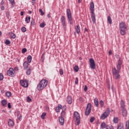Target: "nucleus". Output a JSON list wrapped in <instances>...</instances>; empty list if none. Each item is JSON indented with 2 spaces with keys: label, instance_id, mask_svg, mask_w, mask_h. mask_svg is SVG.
<instances>
[{
  "label": "nucleus",
  "instance_id": "obj_1",
  "mask_svg": "<svg viewBox=\"0 0 129 129\" xmlns=\"http://www.w3.org/2000/svg\"><path fill=\"white\" fill-rule=\"evenodd\" d=\"M48 84V80L44 79V80H41L40 82L37 85V90L39 91H41V90H43L46 86H47V85Z\"/></svg>",
  "mask_w": 129,
  "mask_h": 129
},
{
  "label": "nucleus",
  "instance_id": "obj_2",
  "mask_svg": "<svg viewBox=\"0 0 129 129\" xmlns=\"http://www.w3.org/2000/svg\"><path fill=\"white\" fill-rule=\"evenodd\" d=\"M91 11V17L92 21L93 24L96 23V18H95V14H94V3L93 2H91L90 3V8Z\"/></svg>",
  "mask_w": 129,
  "mask_h": 129
},
{
  "label": "nucleus",
  "instance_id": "obj_3",
  "mask_svg": "<svg viewBox=\"0 0 129 129\" xmlns=\"http://www.w3.org/2000/svg\"><path fill=\"white\" fill-rule=\"evenodd\" d=\"M126 26H125V23L124 22H121L119 24V29H120V33L122 36H124L126 33Z\"/></svg>",
  "mask_w": 129,
  "mask_h": 129
},
{
  "label": "nucleus",
  "instance_id": "obj_4",
  "mask_svg": "<svg viewBox=\"0 0 129 129\" xmlns=\"http://www.w3.org/2000/svg\"><path fill=\"white\" fill-rule=\"evenodd\" d=\"M67 16L68 18V22L70 25H73V18L70 9H67Z\"/></svg>",
  "mask_w": 129,
  "mask_h": 129
},
{
  "label": "nucleus",
  "instance_id": "obj_5",
  "mask_svg": "<svg viewBox=\"0 0 129 129\" xmlns=\"http://www.w3.org/2000/svg\"><path fill=\"white\" fill-rule=\"evenodd\" d=\"M74 119L77 121L76 125L80 124V115L78 112L76 111L74 113Z\"/></svg>",
  "mask_w": 129,
  "mask_h": 129
},
{
  "label": "nucleus",
  "instance_id": "obj_6",
  "mask_svg": "<svg viewBox=\"0 0 129 129\" xmlns=\"http://www.w3.org/2000/svg\"><path fill=\"white\" fill-rule=\"evenodd\" d=\"M112 73L114 76L115 79H119L120 78V76L119 75V71L116 70L115 68H113L112 69Z\"/></svg>",
  "mask_w": 129,
  "mask_h": 129
},
{
  "label": "nucleus",
  "instance_id": "obj_7",
  "mask_svg": "<svg viewBox=\"0 0 129 129\" xmlns=\"http://www.w3.org/2000/svg\"><path fill=\"white\" fill-rule=\"evenodd\" d=\"M109 113H110V108H108L107 110L101 115L100 119H105L108 115H109Z\"/></svg>",
  "mask_w": 129,
  "mask_h": 129
},
{
  "label": "nucleus",
  "instance_id": "obj_8",
  "mask_svg": "<svg viewBox=\"0 0 129 129\" xmlns=\"http://www.w3.org/2000/svg\"><path fill=\"white\" fill-rule=\"evenodd\" d=\"M7 75L10 76V77H14L16 76V73H15V70L13 68H10L8 71H7Z\"/></svg>",
  "mask_w": 129,
  "mask_h": 129
},
{
  "label": "nucleus",
  "instance_id": "obj_9",
  "mask_svg": "<svg viewBox=\"0 0 129 129\" xmlns=\"http://www.w3.org/2000/svg\"><path fill=\"white\" fill-rule=\"evenodd\" d=\"M91 103H89L87 104V107L86 108L85 110V115H88L89 114H90V112H91Z\"/></svg>",
  "mask_w": 129,
  "mask_h": 129
},
{
  "label": "nucleus",
  "instance_id": "obj_10",
  "mask_svg": "<svg viewBox=\"0 0 129 129\" xmlns=\"http://www.w3.org/2000/svg\"><path fill=\"white\" fill-rule=\"evenodd\" d=\"M89 61L91 69H95V61H94V59L93 58H90Z\"/></svg>",
  "mask_w": 129,
  "mask_h": 129
},
{
  "label": "nucleus",
  "instance_id": "obj_11",
  "mask_svg": "<svg viewBox=\"0 0 129 129\" xmlns=\"http://www.w3.org/2000/svg\"><path fill=\"white\" fill-rule=\"evenodd\" d=\"M60 21H61L62 27H63V28H66V27L67 26V25H66V19L65 18V16H62L60 18Z\"/></svg>",
  "mask_w": 129,
  "mask_h": 129
},
{
  "label": "nucleus",
  "instance_id": "obj_12",
  "mask_svg": "<svg viewBox=\"0 0 129 129\" xmlns=\"http://www.w3.org/2000/svg\"><path fill=\"white\" fill-rule=\"evenodd\" d=\"M20 84L23 87L27 88L28 86V81L27 80H21Z\"/></svg>",
  "mask_w": 129,
  "mask_h": 129
},
{
  "label": "nucleus",
  "instance_id": "obj_13",
  "mask_svg": "<svg viewBox=\"0 0 129 129\" xmlns=\"http://www.w3.org/2000/svg\"><path fill=\"white\" fill-rule=\"evenodd\" d=\"M29 65H30V63L28 62V61H25L23 63V69L24 70H27L29 68Z\"/></svg>",
  "mask_w": 129,
  "mask_h": 129
},
{
  "label": "nucleus",
  "instance_id": "obj_14",
  "mask_svg": "<svg viewBox=\"0 0 129 129\" xmlns=\"http://www.w3.org/2000/svg\"><path fill=\"white\" fill-rule=\"evenodd\" d=\"M120 108L123 109L125 108V102L123 100H121L120 102Z\"/></svg>",
  "mask_w": 129,
  "mask_h": 129
},
{
  "label": "nucleus",
  "instance_id": "obj_15",
  "mask_svg": "<svg viewBox=\"0 0 129 129\" xmlns=\"http://www.w3.org/2000/svg\"><path fill=\"white\" fill-rule=\"evenodd\" d=\"M75 30L76 31L77 34H78V35H79L81 31L79 24H78L77 26H75Z\"/></svg>",
  "mask_w": 129,
  "mask_h": 129
},
{
  "label": "nucleus",
  "instance_id": "obj_16",
  "mask_svg": "<svg viewBox=\"0 0 129 129\" xmlns=\"http://www.w3.org/2000/svg\"><path fill=\"white\" fill-rule=\"evenodd\" d=\"M122 109V114L124 117H126L127 116V111L126 109Z\"/></svg>",
  "mask_w": 129,
  "mask_h": 129
},
{
  "label": "nucleus",
  "instance_id": "obj_17",
  "mask_svg": "<svg viewBox=\"0 0 129 129\" xmlns=\"http://www.w3.org/2000/svg\"><path fill=\"white\" fill-rule=\"evenodd\" d=\"M8 124L9 126H11V127H13V126L15 125V122L12 119H9V120H8Z\"/></svg>",
  "mask_w": 129,
  "mask_h": 129
},
{
  "label": "nucleus",
  "instance_id": "obj_18",
  "mask_svg": "<svg viewBox=\"0 0 129 129\" xmlns=\"http://www.w3.org/2000/svg\"><path fill=\"white\" fill-rule=\"evenodd\" d=\"M60 109H62V105L61 104H58V106L55 108L56 112H60Z\"/></svg>",
  "mask_w": 129,
  "mask_h": 129
},
{
  "label": "nucleus",
  "instance_id": "obj_19",
  "mask_svg": "<svg viewBox=\"0 0 129 129\" xmlns=\"http://www.w3.org/2000/svg\"><path fill=\"white\" fill-rule=\"evenodd\" d=\"M67 101L68 104H71L72 103V98L70 96H68Z\"/></svg>",
  "mask_w": 129,
  "mask_h": 129
},
{
  "label": "nucleus",
  "instance_id": "obj_20",
  "mask_svg": "<svg viewBox=\"0 0 129 129\" xmlns=\"http://www.w3.org/2000/svg\"><path fill=\"white\" fill-rule=\"evenodd\" d=\"M59 122L60 123L61 125H63L64 124V118L63 117H59Z\"/></svg>",
  "mask_w": 129,
  "mask_h": 129
},
{
  "label": "nucleus",
  "instance_id": "obj_21",
  "mask_svg": "<svg viewBox=\"0 0 129 129\" xmlns=\"http://www.w3.org/2000/svg\"><path fill=\"white\" fill-rule=\"evenodd\" d=\"M1 103L4 107H6V106H7V104H8V102H7V100L4 99L2 100Z\"/></svg>",
  "mask_w": 129,
  "mask_h": 129
},
{
  "label": "nucleus",
  "instance_id": "obj_22",
  "mask_svg": "<svg viewBox=\"0 0 129 129\" xmlns=\"http://www.w3.org/2000/svg\"><path fill=\"white\" fill-rule=\"evenodd\" d=\"M9 35L10 36V38L12 39H15L16 38V34L13 32H9Z\"/></svg>",
  "mask_w": 129,
  "mask_h": 129
},
{
  "label": "nucleus",
  "instance_id": "obj_23",
  "mask_svg": "<svg viewBox=\"0 0 129 129\" xmlns=\"http://www.w3.org/2000/svg\"><path fill=\"white\" fill-rule=\"evenodd\" d=\"M22 117L23 116L20 113V112L19 111L17 112V118H18V119H19V120H20V121L22 120Z\"/></svg>",
  "mask_w": 129,
  "mask_h": 129
},
{
  "label": "nucleus",
  "instance_id": "obj_24",
  "mask_svg": "<svg viewBox=\"0 0 129 129\" xmlns=\"http://www.w3.org/2000/svg\"><path fill=\"white\" fill-rule=\"evenodd\" d=\"M107 127V125H106V124H105V122H103L101 124V128L102 129H104L105 128Z\"/></svg>",
  "mask_w": 129,
  "mask_h": 129
},
{
  "label": "nucleus",
  "instance_id": "obj_25",
  "mask_svg": "<svg viewBox=\"0 0 129 129\" xmlns=\"http://www.w3.org/2000/svg\"><path fill=\"white\" fill-rule=\"evenodd\" d=\"M107 22L110 25H111L112 24V20H111V17L110 16H108L107 17Z\"/></svg>",
  "mask_w": 129,
  "mask_h": 129
},
{
  "label": "nucleus",
  "instance_id": "obj_26",
  "mask_svg": "<svg viewBox=\"0 0 129 129\" xmlns=\"http://www.w3.org/2000/svg\"><path fill=\"white\" fill-rule=\"evenodd\" d=\"M94 102L95 105L96 106V107H98V99L97 98H95L94 99Z\"/></svg>",
  "mask_w": 129,
  "mask_h": 129
},
{
  "label": "nucleus",
  "instance_id": "obj_27",
  "mask_svg": "<svg viewBox=\"0 0 129 129\" xmlns=\"http://www.w3.org/2000/svg\"><path fill=\"white\" fill-rule=\"evenodd\" d=\"M117 129H123V124L120 123L118 124Z\"/></svg>",
  "mask_w": 129,
  "mask_h": 129
},
{
  "label": "nucleus",
  "instance_id": "obj_28",
  "mask_svg": "<svg viewBox=\"0 0 129 129\" xmlns=\"http://www.w3.org/2000/svg\"><path fill=\"white\" fill-rule=\"evenodd\" d=\"M122 59L121 57H119L118 60H117V64L118 65H122Z\"/></svg>",
  "mask_w": 129,
  "mask_h": 129
},
{
  "label": "nucleus",
  "instance_id": "obj_29",
  "mask_svg": "<svg viewBox=\"0 0 129 129\" xmlns=\"http://www.w3.org/2000/svg\"><path fill=\"white\" fill-rule=\"evenodd\" d=\"M25 22L27 23V24H29V23L31 22V17L29 16V17H26Z\"/></svg>",
  "mask_w": 129,
  "mask_h": 129
},
{
  "label": "nucleus",
  "instance_id": "obj_30",
  "mask_svg": "<svg viewBox=\"0 0 129 129\" xmlns=\"http://www.w3.org/2000/svg\"><path fill=\"white\" fill-rule=\"evenodd\" d=\"M27 61L28 63H31V62L32 61V56L28 55L27 56Z\"/></svg>",
  "mask_w": 129,
  "mask_h": 129
},
{
  "label": "nucleus",
  "instance_id": "obj_31",
  "mask_svg": "<svg viewBox=\"0 0 129 129\" xmlns=\"http://www.w3.org/2000/svg\"><path fill=\"white\" fill-rule=\"evenodd\" d=\"M6 95L7 97H11V96H12V93L10 91H8L6 93Z\"/></svg>",
  "mask_w": 129,
  "mask_h": 129
},
{
  "label": "nucleus",
  "instance_id": "obj_32",
  "mask_svg": "<svg viewBox=\"0 0 129 129\" xmlns=\"http://www.w3.org/2000/svg\"><path fill=\"white\" fill-rule=\"evenodd\" d=\"M74 71H75V72H78V71L79 70V67L78 66H75V67L74 68Z\"/></svg>",
  "mask_w": 129,
  "mask_h": 129
},
{
  "label": "nucleus",
  "instance_id": "obj_33",
  "mask_svg": "<svg viewBox=\"0 0 129 129\" xmlns=\"http://www.w3.org/2000/svg\"><path fill=\"white\" fill-rule=\"evenodd\" d=\"M45 115H47V113L46 112H43L41 115V117L42 119H45Z\"/></svg>",
  "mask_w": 129,
  "mask_h": 129
},
{
  "label": "nucleus",
  "instance_id": "obj_34",
  "mask_svg": "<svg viewBox=\"0 0 129 129\" xmlns=\"http://www.w3.org/2000/svg\"><path fill=\"white\" fill-rule=\"evenodd\" d=\"M116 68L118 71H120V69H121V64H116Z\"/></svg>",
  "mask_w": 129,
  "mask_h": 129
},
{
  "label": "nucleus",
  "instance_id": "obj_35",
  "mask_svg": "<svg viewBox=\"0 0 129 129\" xmlns=\"http://www.w3.org/2000/svg\"><path fill=\"white\" fill-rule=\"evenodd\" d=\"M31 69L29 68V69H27L26 71V75H30V74H31Z\"/></svg>",
  "mask_w": 129,
  "mask_h": 129
},
{
  "label": "nucleus",
  "instance_id": "obj_36",
  "mask_svg": "<svg viewBox=\"0 0 129 129\" xmlns=\"http://www.w3.org/2000/svg\"><path fill=\"white\" fill-rule=\"evenodd\" d=\"M5 43L6 44V45H10V44H11V41L9 39H6Z\"/></svg>",
  "mask_w": 129,
  "mask_h": 129
},
{
  "label": "nucleus",
  "instance_id": "obj_37",
  "mask_svg": "<svg viewBox=\"0 0 129 129\" xmlns=\"http://www.w3.org/2000/svg\"><path fill=\"white\" fill-rule=\"evenodd\" d=\"M10 4H11L12 6H14L15 5H16V3H15V0H9Z\"/></svg>",
  "mask_w": 129,
  "mask_h": 129
},
{
  "label": "nucleus",
  "instance_id": "obj_38",
  "mask_svg": "<svg viewBox=\"0 0 129 129\" xmlns=\"http://www.w3.org/2000/svg\"><path fill=\"white\" fill-rule=\"evenodd\" d=\"M41 61L44 63V61L45 60V55H44V53L42 54V55L41 56Z\"/></svg>",
  "mask_w": 129,
  "mask_h": 129
},
{
  "label": "nucleus",
  "instance_id": "obj_39",
  "mask_svg": "<svg viewBox=\"0 0 129 129\" xmlns=\"http://www.w3.org/2000/svg\"><path fill=\"white\" fill-rule=\"evenodd\" d=\"M113 122L114 123H117L118 122V119L117 117H114L113 118Z\"/></svg>",
  "mask_w": 129,
  "mask_h": 129
},
{
  "label": "nucleus",
  "instance_id": "obj_40",
  "mask_svg": "<svg viewBox=\"0 0 129 129\" xmlns=\"http://www.w3.org/2000/svg\"><path fill=\"white\" fill-rule=\"evenodd\" d=\"M99 103L101 107H103V105H104V102L102 100H100Z\"/></svg>",
  "mask_w": 129,
  "mask_h": 129
},
{
  "label": "nucleus",
  "instance_id": "obj_41",
  "mask_svg": "<svg viewBox=\"0 0 129 129\" xmlns=\"http://www.w3.org/2000/svg\"><path fill=\"white\" fill-rule=\"evenodd\" d=\"M21 31L23 33H25L26 31H27V28L25 27H23L21 28Z\"/></svg>",
  "mask_w": 129,
  "mask_h": 129
},
{
  "label": "nucleus",
  "instance_id": "obj_42",
  "mask_svg": "<svg viewBox=\"0 0 129 129\" xmlns=\"http://www.w3.org/2000/svg\"><path fill=\"white\" fill-rule=\"evenodd\" d=\"M65 111H62L61 112V116L60 117H64V116H65Z\"/></svg>",
  "mask_w": 129,
  "mask_h": 129
},
{
  "label": "nucleus",
  "instance_id": "obj_43",
  "mask_svg": "<svg viewBox=\"0 0 129 129\" xmlns=\"http://www.w3.org/2000/svg\"><path fill=\"white\" fill-rule=\"evenodd\" d=\"M61 109H62V111H65V110H66V109H67V107L65 105H63V106H62Z\"/></svg>",
  "mask_w": 129,
  "mask_h": 129
},
{
  "label": "nucleus",
  "instance_id": "obj_44",
  "mask_svg": "<svg viewBox=\"0 0 129 129\" xmlns=\"http://www.w3.org/2000/svg\"><path fill=\"white\" fill-rule=\"evenodd\" d=\"M46 26V24H45V22H42L41 24H40V28H44Z\"/></svg>",
  "mask_w": 129,
  "mask_h": 129
},
{
  "label": "nucleus",
  "instance_id": "obj_45",
  "mask_svg": "<svg viewBox=\"0 0 129 129\" xmlns=\"http://www.w3.org/2000/svg\"><path fill=\"white\" fill-rule=\"evenodd\" d=\"M35 20H34V19H32L31 21V25L32 26H35Z\"/></svg>",
  "mask_w": 129,
  "mask_h": 129
},
{
  "label": "nucleus",
  "instance_id": "obj_46",
  "mask_svg": "<svg viewBox=\"0 0 129 129\" xmlns=\"http://www.w3.org/2000/svg\"><path fill=\"white\" fill-rule=\"evenodd\" d=\"M26 52H27V48H23L22 50V53L25 54V53H26Z\"/></svg>",
  "mask_w": 129,
  "mask_h": 129
},
{
  "label": "nucleus",
  "instance_id": "obj_47",
  "mask_svg": "<svg viewBox=\"0 0 129 129\" xmlns=\"http://www.w3.org/2000/svg\"><path fill=\"white\" fill-rule=\"evenodd\" d=\"M39 13H41V16H44L45 13H44V12H43V10H42V9H40L39 10Z\"/></svg>",
  "mask_w": 129,
  "mask_h": 129
},
{
  "label": "nucleus",
  "instance_id": "obj_48",
  "mask_svg": "<svg viewBox=\"0 0 129 129\" xmlns=\"http://www.w3.org/2000/svg\"><path fill=\"white\" fill-rule=\"evenodd\" d=\"M95 119V118L94 117H91L90 119V122H93Z\"/></svg>",
  "mask_w": 129,
  "mask_h": 129
},
{
  "label": "nucleus",
  "instance_id": "obj_49",
  "mask_svg": "<svg viewBox=\"0 0 129 129\" xmlns=\"http://www.w3.org/2000/svg\"><path fill=\"white\" fill-rule=\"evenodd\" d=\"M59 72L60 75H63V69H60Z\"/></svg>",
  "mask_w": 129,
  "mask_h": 129
},
{
  "label": "nucleus",
  "instance_id": "obj_50",
  "mask_svg": "<svg viewBox=\"0 0 129 129\" xmlns=\"http://www.w3.org/2000/svg\"><path fill=\"white\" fill-rule=\"evenodd\" d=\"M27 101L28 102H30V101H32V99H31V98L29 96H28L27 97Z\"/></svg>",
  "mask_w": 129,
  "mask_h": 129
},
{
  "label": "nucleus",
  "instance_id": "obj_51",
  "mask_svg": "<svg viewBox=\"0 0 129 129\" xmlns=\"http://www.w3.org/2000/svg\"><path fill=\"white\" fill-rule=\"evenodd\" d=\"M75 84H76L77 85H78V78H76V80L75 81Z\"/></svg>",
  "mask_w": 129,
  "mask_h": 129
},
{
  "label": "nucleus",
  "instance_id": "obj_52",
  "mask_svg": "<svg viewBox=\"0 0 129 129\" xmlns=\"http://www.w3.org/2000/svg\"><path fill=\"white\" fill-rule=\"evenodd\" d=\"M125 126H126V127H129V121H126Z\"/></svg>",
  "mask_w": 129,
  "mask_h": 129
},
{
  "label": "nucleus",
  "instance_id": "obj_53",
  "mask_svg": "<svg viewBox=\"0 0 129 129\" xmlns=\"http://www.w3.org/2000/svg\"><path fill=\"white\" fill-rule=\"evenodd\" d=\"M8 107L9 109L12 108V105H11V103H8Z\"/></svg>",
  "mask_w": 129,
  "mask_h": 129
},
{
  "label": "nucleus",
  "instance_id": "obj_54",
  "mask_svg": "<svg viewBox=\"0 0 129 129\" xmlns=\"http://www.w3.org/2000/svg\"><path fill=\"white\" fill-rule=\"evenodd\" d=\"M6 17H7V18H9L10 17V12H6Z\"/></svg>",
  "mask_w": 129,
  "mask_h": 129
},
{
  "label": "nucleus",
  "instance_id": "obj_55",
  "mask_svg": "<svg viewBox=\"0 0 129 129\" xmlns=\"http://www.w3.org/2000/svg\"><path fill=\"white\" fill-rule=\"evenodd\" d=\"M87 90H88L87 86L85 85V87H84V91H85V92H86V91H87Z\"/></svg>",
  "mask_w": 129,
  "mask_h": 129
},
{
  "label": "nucleus",
  "instance_id": "obj_56",
  "mask_svg": "<svg viewBox=\"0 0 129 129\" xmlns=\"http://www.w3.org/2000/svg\"><path fill=\"white\" fill-rule=\"evenodd\" d=\"M115 57L117 58V59H119V55L117 54H116L115 55Z\"/></svg>",
  "mask_w": 129,
  "mask_h": 129
},
{
  "label": "nucleus",
  "instance_id": "obj_57",
  "mask_svg": "<svg viewBox=\"0 0 129 129\" xmlns=\"http://www.w3.org/2000/svg\"><path fill=\"white\" fill-rule=\"evenodd\" d=\"M24 14H25V12L22 11V12L20 13V16H24Z\"/></svg>",
  "mask_w": 129,
  "mask_h": 129
},
{
  "label": "nucleus",
  "instance_id": "obj_58",
  "mask_svg": "<svg viewBox=\"0 0 129 129\" xmlns=\"http://www.w3.org/2000/svg\"><path fill=\"white\" fill-rule=\"evenodd\" d=\"M1 10L2 11H5V6H2Z\"/></svg>",
  "mask_w": 129,
  "mask_h": 129
},
{
  "label": "nucleus",
  "instance_id": "obj_59",
  "mask_svg": "<svg viewBox=\"0 0 129 129\" xmlns=\"http://www.w3.org/2000/svg\"><path fill=\"white\" fill-rule=\"evenodd\" d=\"M4 4H5V2H4V0H2L1 1V5H2L3 6V5H4Z\"/></svg>",
  "mask_w": 129,
  "mask_h": 129
},
{
  "label": "nucleus",
  "instance_id": "obj_60",
  "mask_svg": "<svg viewBox=\"0 0 129 129\" xmlns=\"http://www.w3.org/2000/svg\"><path fill=\"white\" fill-rule=\"evenodd\" d=\"M47 18H50L51 17V15L49 14H48L47 15Z\"/></svg>",
  "mask_w": 129,
  "mask_h": 129
},
{
  "label": "nucleus",
  "instance_id": "obj_61",
  "mask_svg": "<svg viewBox=\"0 0 129 129\" xmlns=\"http://www.w3.org/2000/svg\"><path fill=\"white\" fill-rule=\"evenodd\" d=\"M111 54H112V52L111 51V50H110L109 51V55H111Z\"/></svg>",
  "mask_w": 129,
  "mask_h": 129
},
{
  "label": "nucleus",
  "instance_id": "obj_62",
  "mask_svg": "<svg viewBox=\"0 0 129 129\" xmlns=\"http://www.w3.org/2000/svg\"><path fill=\"white\" fill-rule=\"evenodd\" d=\"M85 32H88V30H87V28H85L84 29Z\"/></svg>",
  "mask_w": 129,
  "mask_h": 129
},
{
  "label": "nucleus",
  "instance_id": "obj_63",
  "mask_svg": "<svg viewBox=\"0 0 129 129\" xmlns=\"http://www.w3.org/2000/svg\"><path fill=\"white\" fill-rule=\"evenodd\" d=\"M107 129H114L113 127L111 126V127H109V128H107Z\"/></svg>",
  "mask_w": 129,
  "mask_h": 129
},
{
  "label": "nucleus",
  "instance_id": "obj_64",
  "mask_svg": "<svg viewBox=\"0 0 129 129\" xmlns=\"http://www.w3.org/2000/svg\"><path fill=\"white\" fill-rule=\"evenodd\" d=\"M28 14H32V11H28Z\"/></svg>",
  "mask_w": 129,
  "mask_h": 129
}]
</instances>
